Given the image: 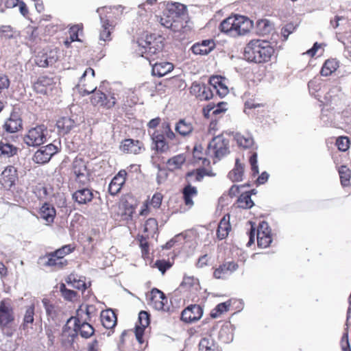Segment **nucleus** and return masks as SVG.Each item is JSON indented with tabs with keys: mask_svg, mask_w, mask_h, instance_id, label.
I'll return each instance as SVG.
<instances>
[{
	"mask_svg": "<svg viewBox=\"0 0 351 351\" xmlns=\"http://www.w3.org/2000/svg\"><path fill=\"white\" fill-rule=\"evenodd\" d=\"M185 8L183 5L173 4L161 17V24L174 32H180L186 22Z\"/></svg>",
	"mask_w": 351,
	"mask_h": 351,
	"instance_id": "obj_5",
	"label": "nucleus"
},
{
	"mask_svg": "<svg viewBox=\"0 0 351 351\" xmlns=\"http://www.w3.org/2000/svg\"><path fill=\"white\" fill-rule=\"evenodd\" d=\"M6 5L8 7H15L19 6L21 13L24 16H27L28 14V9L26 6V4L19 0H7L6 1Z\"/></svg>",
	"mask_w": 351,
	"mask_h": 351,
	"instance_id": "obj_58",
	"label": "nucleus"
},
{
	"mask_svg": "<svg viewBox=\"0 0 351 351\" xmlns=\"http://www.w3.org/2000/svg\"><path fill=\"white\" fill-rule=\"evenodd\" d=\"M231 304L230 301L221 302L217 304L215 308L210 312V316L213 318H217L222 315L223 313L227 312Z\"/></svg>",
	"mask_w": 351,
	"mask_h": 351,
	"instance_id": "obj_54",
	"label": "nucleus"
},
{
	"mask_svg": "<svg viewBox=\"0 0 351 351\" xmlns=\"http://www.w3.org/2000/svg\"><path fill=\"white\" fill-rule=\"evenodd\" d=\"M35 305L32 304L26 307L23 318V322L20 326V329L28 332L29 328H32V325L34 322Z\"/></svg>",
	"mask_w": 351,
	"mask_h": 351,
	"instance_id": "obj_31",
	"label": "nucleus"
},
{
	"mask_svg": "<svg viewBox=\"0 0 351 351\" xmlns=\"http://www.w3.org/2000/svg\"><path fill=\"white\" fill-rule=\"evenodd\" d=\"M93 197V191L88 188L78 189L72 194L73 199L78 204H87Z\"/></svg>",
	"mask_w": 351,
	"mask_h": 351,
	"instance_id": "obj_28",
	"label": "nucleus"
},
{
	"mask_svg": "<svg viewBox=\"0 0 351 351\" xmlns=\"http://www.w3.org/2000/svg\"><path fill=\"white\" fill-rule=\"evenodd\" d=\"M47 127L44 125H37L27 132L23 141L29 147H38L47 141Z\"/></svg>",
	"mask_w": 351,
	"mask_h": 351,
	"instance_id": "obj_10",
	"label": "nucleus"
},
{
	"mask_svg": "<svg viewBox=\"0 0 351 351\" xmlns=\"http://www.w3.org/2000/svg\"><path fill=\"white\" fill-rule=\"evenodd\" d=\"M150 136L154 145V149L160 154L167 153L170 150L167 140L172 141L177 138L169 123H163L160 128L155 130Z\"/></svg>",
	"mask_w": 351,
	"mask_h": 351,
	"instance_id": "obj_7",
	"label": "nucleus"
},
{
	"mask_svg": "<svg viewBox=\"0 0 351 351\" xmlns=\"http://www.w3.org/2000/svg\"><path fill=\"white\" fill-rule=\"evenodd\" d=\"M88 162L82 158L76 157L71 165L73 180L80 186H85L90 181L91 172L87 167Z\"/></svg>",
	"mask_w": 351,
	"mask_h": 351,
	"instance_id": "obj_9",
	"label": "nucleus"
},
{
	"mask_svg": "<svg viewBox=\"0 0 351 351\" xmlns=\"http://www.w3.org/2000/svg\"><path fill=\"white\" fill-rule=\"evenodd\" d=\"M58 152V148L53 144L49 143L38 149L34 155L33 160L36 163L45 164L49 162Z\"/></svg>",
	"mask_w": 351,
	"mask_h": 351,
	"instance_id": "obj_17",
	"label": "nucleus"
},
{
	"mask_svg": "<svg viewBox=\"0 0 351 351\" xmlns=\"http://www.w3.org/2000/svg\"><path fill=\"white\" fill-rule=\"evenodd\" d=\"M119 149L125 154L139 155L145 151V146L140 140L125 138L121 141Z\"/></svg>",
	"mask_w": 351,
	"mask_h": 351,
	"instance_id": "obj_13",
	"label": "nucleus"
},
{
	"mask_svg": "<svg viewBox=\"0 0 351 351\" xmlns=\"http://www.w3.org/2000/svg\"><path fill=\"white\" fill-rule=\"evenodd\" d=\"M101 21V29L100 30L99 38L104 41H109L111 40V32L114 28L112 23L102 16L100 17Z\"/></svg>",
	"mask_w": 351,
	"mask_h": 351,
	"instance_id": "obj_46",
	"label": "nucleus"
},
{
	"mask_svg": "<svg viewBox=\"0 0 351 351\" xmlns=\"http://www.w3.org/2000/svg\"><path fill=\"white\" fill-rule=\"evenodd\" d=\"M252 192H245L240 195L239 197L237 204L239 208L243 209H248L254 206V202L251 198Z\"/></svg>",
	"mask_w": 351,
	"mask_h": 351,
	"instance_id": "obj_49",
	"label": "nucleus"
},
{
	"mask_svg": "<svg viewBox=\"0 0 351 351\" xmlns=\"http://www.w3.org/2000/svg\"><path fill=\"white\" fill-rule=\"evenodd\" d=\"M231 230V226L230 223V217L224 216L219 221L218 228L217 230V235L219 239H223L226 238Z\"/></svg>",
	"mask_w": 351,
	"mask_h": 351,
	"instance_id": "obj_42",
	"label": "nucleus"
},
{
	"mask_svg": "<svg viewBox=\"0 0 351 351\" xmlns=\"http://www.w3.org/2000/svg\"><path fill=\"white\" fill-rule=\"evenodd\" d=\"M212 170L204 168H197L188 171L185 174V180L187 184L182 189V201L186 210L191 209L195 205L193 199L198 195L197 187L192 186L191 182H201L205 176H215Z\"/></svg>",
	"mask_w": 351,
	"mask_h": 351,
	"instance_id": "obj_3",
	"label": "nucleus"
},
{
	"mask_svg": "<svg viewBox=\"0 0 351 351\" xmlns=\"http://www.w3.org/2000/svg\"><path fill=\"white\" fill-rule=\"evenodd\" d=\"M58 60L56 49H44L35 56V64L40 67H47L55 64Z\"/></svg>",
	"mask_w": 351,
	"mask_h": 351,
	"instance_id": "obj_14",
	"label": "nucleus"
},
{
	"mask_svg": "<svg viewBox=\"0 0 351 351\" xmlns=\"http://www.w3.org/2000/svg\"><path fill=\"white\" fill-rule=\"evenodd\" d=\"M341 183L343 186H348L350 184L351 172L346 165H341L339 169Z\"/></svg>",
	"mask_w": 351,
	"mask_h": 351,
	"instance_id": "obj_53",
	"label": "nucleus"
},
{
	"mask_svg": "<svg viewBox=\"0 0 351 351\" xmlns=\"http://www.w3.org/2000/svg\"><path fill=\"white\" fill-rule=\"evenodd\" d=\"M252 26V21L247 17L234 14L223 20L219 29L221 32L230 36L237 37L250 32Z\"/></svg>",
	"mask_w": 351,
	"mask_h": 351,
	"instance_id": "obj_4",
	"label": "nucleus"
},
{
	"mask_svg": "<svg viewBox=\"0 0 351 351\" xmlns=\"http://www.w3.org/2000/svg\"><path fill=\"white\" fill-rule=\"evenodd\" d=\"M0 330L7 337H12L16 331L14 309L9 298L0 301Z\"/></svg>",
	"mask_w": 351,
	"mask_h": 351,
	"instance_id": "obj_6",
	"label": "nucleus"
},
{
	"mask_svg": "<svg viewBox=\"0 0 351 351\" xmlns=\"http://www.w3.org/2000/svg\"><path fill=\"white\" fill-rule=\"evenodd\" d=\"M192 163L194 165L199 166V168H204L206 169L211 170L210 169H208L207 167H210V162L208 158H207L206 156L208 155V152L206 153L204 152V148L200 144H195L193 149L192 152Z\"/></svg>",
	"mask_w": 351,
	"mask_h": 351,
	"instance_id": "obj_19",
	"label": "nucleus"
},
{
	"mask_svg": "<svg viewBox=\"0 0 351 351\" xmlns=\"http://www.w3.org/2000/svg\"><path fill=\"white\" fill-rule=\"evenodd\" d=\"M84 305L82 304L80 306L78 309L76 311V315L75 316L71 317L67 321L68 323H71V322H73V324L75 323H82L85 322H90V319L87 313V312L85 311Z\"/></svg>",
	"mask_w": 351,
	"mask_h": 351,
	"instance_id": "obj_47",
	"label": "nucleus"
},
{
	"mask_svg": "<svg viewBox=\"0 0 351 351\" xmlns=\"http://www.w3.org/2000/svg\"><path fill=\"white\" fill-rule=\"evenodd\" d=\"M68 322L64 326L61 336L60 341L63 347L66 348H72L74 342L77 338V334L74 328H71L69 326Z\"/></svg>",
	"mask_w": 351,
	"mask_h": 351,
	"instance_id": "obj_23",
	"label": "nucleus"
},
{
	"mask_svg": "<svg viewBox=\"0 0 351 351\" xmlns=\"http://www.w3.org/2000/svg\"><path fill=\"white\" fill-rule=\"evenodd\" d=\"M176 132L182 136L190 135L193 131V126L191 121L185 119H180L175 126Z\"/></svg>",
	"mask_w": 351,
	"mask_h": 351,
	"instance_id": "obj_44",
	"label": "nucleus"
},
{
	"mask_svg": "<svg viewBox=\"0 0 351 351\" xmlns=\"http://www.w3.org/2000/svg\"><path fill=\"white\" fill-rule=\"evenodd\" d=\"M226 105L227 103L226 102H219L217 105L208 104L203 108V114L207 119H209L213 116L215 117H220L226 112Z\"/></svg>",
	"mask_w": 351,
	"mask_h": 351,
	"instance_id": "obj_26",
	"label": "nucleus"
},
{
	"mask_svg": "<svg viewBox=\"0 0 351 351\" xmlns=\"http://www.w3.org/2000/svg\"><path fill=\"white\" fill-rule=\"evenodd\" d=\"M17 180V169L13 165L7 166L0 175V184L6 190L10 189Z\"/></svg>",
	"mask_w": 351,
	"mask_h": 351,
	"instance_id": "obj_16",
	"label": "nucleus"
},
{
	"mask_svg": "<svg viewBox=\"0 0 351 351\" xmlns=\"http://www.w3.org/2000/svg\"><path fill=\"white\" fill-rule=\"evenodd\" d=\"M158 221L154 218H149L145 223L143 232L147 233L146 237H154L158 231Z\"/></svg>",
	"mask_w": 351,
	"mask_h": 351,
	"instance_id": "obj_52",
	"label": "nucleus"
},
{
	"mask_svg": "<svg viewBox=\"0 0 351 351\" xmlns=\"http://www.w3.org/2000/svg\"><path fill=\"white\" fill-rule=\"evenodd\" d=\"M89 322H85L80 324H73V328L76 330L77 335H80L82 338L88 339L94 335L95 328Z\"/></svg>",
	"mask_w": 351,
	"mask_h": 351,
	"instance_id": "obj_34",
	"label": "nucleus"
},
{
	"mask_svg": "<svg viewBox=\"0 0 351 351\" xmlns=\"http://www.w3.org/2000/svg\"><path fill=\"white\" fill-rule=\"evenodd\" d=\"M60 291L66 300L71 301L77 297V293L75 291L67 289L64 283L60 284Z\"/></svg>",
	"mask_w": 351,
	"mask_h": 351,
	"instance_id": "obj_59",
	"label": "nucleus"
},
{
	"mask_svg": "<svg viewBox=\"0 0 351 351\" xmlns=\"http://www.w3.org/2000/svg\"><path fill=\"white\" fill-rule=\"evenodd\" d=\"M58 132L60 134H66L75 126L73 119L68 117H62L60 118L56 123Z\"/></svg>",
	"mask_w": 351,
	"mask_h": 351,
	"instance_id": "obj_37",
	"label": "nucleus"
},
{
	"mask_svg": "<svg viewBox=\"0 0 351 351\" xmlns=\"http://www.w3.org/2000/svg\"><path fill=\"white\" fill-rule=\"evenodd\" d=\"M83 32V25L77 24L71 26L69 29L70 41H80L79 34Z\"/></svg>",
	"mask_w": 351,
	"mask_h": 351,
	"instance_id": "obj_57",
	"label": "nucleus"
},
{
	"mask_svg": "<svg viewBox=\"0 0 351 351\" xmlns=\"http://www.w3.org/2000/svg\"><path fill=\"white\" fill-rule=\"evenodd\" d=\"M136 207L130 204L128 201H125L121 204L120 217L121 220L131 221L133 219V215L135 213Z\"/></svg>",
	"mask_w": 351,
	"mask_h": 351,
	"instance_id": "obj_43",
	"label": "nucleus"
},
{
	"mask_svg": "<svg viewBox=\"0 0 351 351\" xmlns=\"http://www.w3.org/2000/svg\"><path fill=\"white\" fill-rule=\"evenodd\" d=\"M147 304L157 311L167 312L170 306L168 303V298L164 292L157 288H153L147 295Z\"/></svg>",
	"mask_w": 351,
	"mask_h": 351,
	"instance_id": "obj_12",
	"label": "nucleus"
},
{
	"mask_svg": "<svg viewBox=\"0 0 351 351\" xmlns=\"http://www.w3.org/2000/svg\"><path fill=\"white\" fill-rule=\"evenodd\" d=\"M43 258L46 259L44 263L45 266L51 267L53 270L62 269L69 264L67 260H62L61 257L56 255L53 252L47 253Z\"/></svg>",
	"mask_w": 351,
	"mask_h": 351,
	"instance_id": "obj_24",
	"label": "nucleus"
},
{
	"mask_svg": "<svg viewBox=\"0 0 351 351\" xmlns=\"http://www.w3.org/2000/svg\"><path fill=\"white\" fill-rule=\"evenodd\" d=\"M53 84V79L47 75L40 76L34 84V89L40 93H45L48 87Z\"/></svg>",
	"mask_w": 351,
	"mask_h": 351,
	"instance_id": "obj_41",
	"label": "nucleus"
},
{
	"mask_svg": "<svg viewBox=\"0 0 351 351\" xmlns=\"http://www.w3.org/2000/svg\"><path fill=\"white\" fill-rule=\"evenodd\" d=\"M215 47L213 40H204L201 43L194 44L191 50L196 55H206L210 53Z\"/></svg>",
	"mask_w": 351,
	"mask_h": 351,
	"instance_id": "obj_29",
	"label": "nucleus"
},
{
	"mask_svg": "<svg viewBox=\"0 0 351 351\" xmlns=\"http://www.w3.org/2000/svg\"><path fill=\"white\" fill-rule=\"evenodd\" d=\"M76 245L74 243L64 245L61 247L56 250L53 252L58 256L61 257L62 260H66L64 257L75 251Z\"/></svg>",
	"mask_w": 351,
	"mask_h": 351,
	"instance_id": "obj_55",
	"label": "nucleus"
},
{
	"mask_svg": "<svg viewBox=\"0 0 351 351\" xmlns=\"http://www.w3.org/2000/svg\"><path fill=\"white\" fill-rule=\"evenodd\" d=\"M163 199V195L161 193H155L152 199L149 200L150 205L154 208H158L160 207Z\"/></svg>",
	"mask_w": 351,
	"mask_h": 351,
	"instance_id": "obj_63",
	"label": "nucleus"
},
{
	"mask_svg": "<svg viewBox=\"0 0 351 351\" xmlns=\"http://www.w3.org/2000/svg\"><path fill=\"white\" fill-rule=\"evenodd\" d=\"M219 339L224 343H228L233 339V326L230 322L223 324L219 332Z\"/></svg>",
	"mask_w": 351,
	"mask_h": 351,
	"instance_id": "obj_40",
	"label": "nucleus"
},
{
	"mask_svg": "<svg viewBox=\"0 0 351 351\" xmlns=\"http://www.w3.org/2000/svg\"><path fill=\"white\" fill-rule=\"evenodd\" d=\"M229 152V141L223 135L215 136L208 145V155L220 159Z\"/></svg>",
	"mask_w": 351,
	"mask_h": 351,
	"instance_id": "obj_11",
	"label": "nucleus"
},
{
	"mask_svg": "<svg viewBox=\"0 0 351 351\" xmlns=\"http://www.w3.org/2000/svg\"><path fill=\"white\" fill-rule=\"evenodd\" d=\"M40 218L44 220L47 225L53 223L56 216V210L54 206L49 203H44L39 210Z\"/></svg>",
	"mask_w": 351,
	"mask_h": 351,
	"instance_id": "obj_27",
	"label": "nucleus"
},
{
	"mask_svg": "<svg viewBox=\"0 0 351 351\" xmlns=\"http://www.w3.org/2000/svg\"><path fill=\"white\" fill-rule=\"evenodd\" d=\"M23 128L22 119L17 112H12L3 125V129L8 133H15Z\"/></svg>",
	"mask_w": 351,
	"mask_h": 351,
	"instance_id": "obj_25",
	"label": "nucleus"
},
{
	"mask_svg": "<svg viewBox=\"0 0 351 351\" xmlns=\"http://www.w3.org/2000/svg\"><path fill=\"white\" fill-rule=\"evenodd\" d=\"M257 244L259 247H268L272 242L271 230L267 222L261 221L256 231Z\"/></svg>",
	"mask_w": 351,
	"mask_h": 351,
	"instance_id": "obj_15",
	"label": "nucleus"
},
{
	"mask_svg": "<svg viewBox=\"0 0 351 351\" xmlns=\"http://www.w3.org/2000/svg\"><path fill=\"white\" fill-rule=\"evenodd\" d=\"M88 75H90V83H92L95 76L94 69L90 67L87 68L80 79L77 87L82 93L83 95L92 93L90 99V103L94 106L101 107L107 110L112 108L117 104L115 94L112 93L106 95L100 90H97V86H94L93 85L87 88L88 84L85 83V77Z\"/></svg>",
	"mask_w": 351,
	"mask_h": 351,
	"instance_id": "obj_1",
	"label": "nucleus"
},
{
	"mask_svg": "<svg viewBox=\"0 0 351 351\" xmlns=\"http://www.w3.org/2000/svg\"><path fill=\"white\" fill-rule=\"evenodd\" d=\"M238 267V264L234 261L225 262L215 269L213 277L216 279H224L236 271Z\"/></svg>",
	"mask_w": 351,
	"mask_h": 351,
	"instance_id": "obj_22",
	"label": "nucleus"
},
{
	"mask_svg": "<svg viewBox=\"0 0 351 351\" xmlns=\"http://www.w3.org/2000/svg\"><path fill=\"white\" fill-rule=\"evenodd\" d=\"M14 36V31L10 25H3L0 27V38L10 39Z\"/></svg>",
	"mask_w": 351,
	"mask_h": 351,
	"instance_id": "obj_62",
	"label": "nucleus"
},
{
	"mask_svg": "<svg viewBox=\"0 0 351 351\" xmlns=\"http://www.w3.org/2000/svg\"><path fill=\"white\" fill-rule=\"evenodd\" d=\"M66 282L68 285H71L73 288L84 291L86 289V285L84 280L77 279V276L71 274L66 279Z\"/></svg>",
	"mask_w": 351,
	"mask_h": 351,
	"instance_id": "obj_51",
	"label": "nucleus"
},
{
	"mask_svg": "<svg viewBox=\"0 0 351 351\" xmlns=\"http://www.w3.org/2000/svg\"><path fill=\"white\" fill-rule=\"evenodd\" d=\"M186 161V157L184 154H179L170 158L166 162L167 168L170 171H175L182 168Z\"/></svg>",
	"mask_w": 351,
	"mask_h": 351,
	"instance_id": "obj_33",
	"label": "nucleus"
},
{
	"mask_svg": "<svg viewBox=\"0 0 351 351\" xmlns=\"http://www.w3.org/2000/svg\"><path fill=\"white\" fill-rule=\"evenodd\" d=\"M199 351H219L218 346L210 337L202 338L199 343Z\"/></svg>",
	"mask_w": 351,
	"mask_h": 351,
	"instance_id": "obj_50",
	"label": "nucleus"
},
{
	"mask_svg": "<svg viewBox=\"0 0 351 351\" xmlns=\"http://www.w3.org/2000/svg\"><path fill=\"white\" fill-rule=\"evenodd\" d=\"M274 53L275 49L269 41L254 39L245 47L243 55L248 62L263 64L271 61Z\"/></svg>",
	"mask_w": 351,
	"mask_h": 351,
	"instance_id": "obj_2",
	"label": "nucleus"
},
{
	"mask_svg": "<svg viewBox=\"0 0 351 351\" xmlns=\"http://www.w3.org/2000/svg\"><path fill=\"white\" fill-rule=\"evenodd\" d=\"M101 322L104 328L107 329L113 328L117 322L115 313L112 310L103 311L101 313Z\"/></svg>",
	"mask_w": 351,
	"mask_h": 351,
	"instance_id": "obj_36",
	"label": "nucleus"
},
{
	"mask_svg": "<svg viewBox=\"0 0 351 351\" xmlns=\"http://www.w3.org/2000/svg\"><path fill=\"white\" fill-rule=\"evenodd\" d=\"M350 141L347 136H339L336 140V145L339 150L345 152L350 147Z\"/></svg>",
	"mask_w": 351,
	"mask_h": 351,
	"instance_id": "obj_61",
	"label": "nucleus"
},
{
	"mask_svg": "<svg viewBox=\"0 0 351 351\" xmlns=\"http://www.w3.org/2000/svg\"><path fill=\"white\" fill-rule=\"evenodd\" d=\"M19 147L10 143L7 138L0 141V157L11 158L17 155Z\"/></svg>",
	"mask_w": 351,
	"mask_h": 351,
	"instance_id": "obj_32",
	"label": "nucleus"
},
{
	"mask_svg": "<svg viewBox=\"0 0 351 351\" xmlns=\"http://www.w3.org/2000/svg\"><path fill=\"white\" fill-rule=\"evenodd\" d=\"M339 66V62L335 58H329L326 60L320 70L322 76L328 77L334 73Z\"/></svg>",
	"mask_w": 351,
	"mask_h": 351,
	"instance_id": "obj_38",
	"label": "nucleus"
},
{
	"mask_svg": "<svg viewBox=\"0 0 351 351\" xmlns=\"http://www.w3.org/2000/svg\"><path fill=\"white\" fill-rule=\"evenodd\" d=\"M209 85L213 88V92L220 97H225L229 92L226 84V78L220 75L210 77Z\"/></svg>",
	"mask_w": 351,
	"mask_h": 351,
	"instance_id": "obj_21",
	"label": "nucleus"
},
{
	"mask_svg": "<svg viewBox=\"0 0 351 351\" xmlns=\"http://www.w3.org/2000/svg\"><path fill=\"white\" fill-rule=\"evenodd\" d=\"M257 28L260 30L261 34H267L271 30V23L267 19H261L257 22Z\"/></svg>",
	"mask_w": 351,
	"mask_h": 351,
	"instance_id": "obj_60",
	"label": "nucleus"
},
{
	"mask_svg": "<svg viewBox=\"0 0 351 351\" xmlns=\"http://www.w3.org/2000/svg\"><path fill=\"white\" fill-rule=\"evenodd\" d=\"M128 173L125 169H121L112 179L108 186V192L111 195H116L120 193L125 183Z\"/></svg>",
	"mask_w": 351,
	"mask_h": 351,
	"instance_id": "obj_20",
	"label": "nucleus"
},
{
	"mask_svg": "<svg viewBox=\"0 0 351 351\" xmlns=\"http://www.w3.org/2000/svg\"><path fill=\"white\" fill-rule=\"evenodd\" d=\"M202 94L200 97V100H209L213 98L214 95V92L213 88L209 85V86H206L203 84Z\"/></svg>",
	"mask_w": 351,
	"mask_h": 351,
	"instance_id": "obj_64",
	"label": "nucleus"
},
{
	"mask_svg": "<svg viewBox=\"0 0 351 351\" xmlns=\"http://www.w3.org/2000/svg\"><path fill=\"white\" fill-rule=\"evenodd\" d=\"M202 315L203 308L199 304H191L182 311L181 320L187 324L193 323L199 320Z\"/></svg>",
	"mask_w": 351,
	"mask_h": 351,
	"instance_id": "obj_18",
	"label": "nucleus"
},
{
	"mask_svg": "<svg viewBox=\"0 0 351 351\" xmlns=\"http://www.w3.org/2000/svg\"><path fill=\"white\" fill-rule=\"evenodd\" d=\"M42 303L45 309L48 320L50 319L56 320L60 314V311L59 307L54 305L48 298H43L42 300Z\"/></svg>",
	"mask_w": 351,
	"mask_h": 351,
	"instance_id": "obj_39",
	"label": "nucleus"
},
{
	"mask_svg": "<svg viewBox=\"0 0 351 351\" xmlns=\"http://www.w3.org/2000/svg\"><path fill=\"white\" fill-rule=\"evenodd\" d=\"M148 237H146L143 235H138V240L139 242V245L141 249L142 256L144 258H149V245L147 241Z\"/></svg>",
	"mask_w": 351,
	"mask_h": 351,
	"instance_id": "obj_56",
	"label": "nucleus"
},
{
	"mask_svg": "<svg viewBox=\"0 0 351 351\" xmlns=\"http://www.w3.org/2000/svg\"><path fill=\"white\" fill-rule=\"evenodd\" d=\"M174 69L173 63L169 62H159L152 64V73L154 76L162 77L172 71Z\"/></svg>",
	"mask_w": 351,
	"mask_h": 351,
	"instance_id": "obj_30",
	"label": "nucleus"
},
{
	"mask_svg": "<svg viewBox=\"0 0 351 351\" xmlns=\"http://www.w3.org/2000/svg\"><path fill=\"white\" fill-rule=\"evenodd\" d=\"M138 51L143 57L149 60L153 55L161 52L164 48V38L160 35L147 34L138 40Z\"/></svg>",
	"mask_w": 351,
	"mask_h": 351,
	"instance_id": "obj_8",
	"label": "nucleus"
},
{
	"mask_svg": "<svg viewBox=\"0 0 351 351\" xmlns=\"http://www.w3.org/2000/svg\"><path fill=\"white\" fill-rule=\"evenodd\" d=\"M180 288L190 292L196 291L199 289V280L193 276H184L180 285Z\"/></svg>",
	"mask_w": 351,
	"mask_h": 351,
	"instance_id": "obj_45",
	"label": "nucleus"
},
{
	"mask_svg": "<svg viewBox=\"0 0 351 351\" xmlns=\"http://www.w3.org/2000/svg\"><path fill=\"white\" fill-rule=\"evenodd\" d=\"M349 306L347 311V319H346V332L343 334L340 344L343 351H348L350 348V343L348 340V320L350 317V313L351 312V294L348 297Z\"/></svg>",
	"mask_w": 351,
	"mask_h": 351,
	"instance_id": "obj_48",
	"label": "nucleus"
},
{
	"mask_svg": "<svg viewBox=\"0 0 351 351\" xmlns=\"http://www.w3.org/2000/svg\"><path fill=\"white\" fill-rule=\"evenodd\" d=\"M245 165L240 162L239 158H236L234 168L228 173V178L233 182H240L243 180Z\"/></svg>",
	"mask_w": 351,
	"mask_h": 351,
	"instance_id": "obj_35",
	"label": "nucleus"
}]
</instances>
